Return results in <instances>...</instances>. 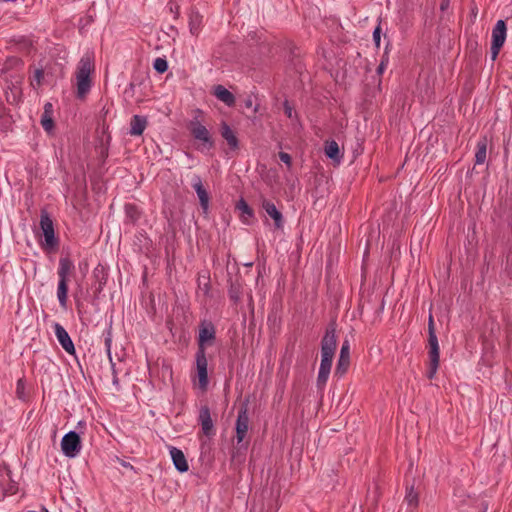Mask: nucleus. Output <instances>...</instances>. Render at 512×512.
Returning <instances> with one entry per match:
<instances>
[{"label":"nucleus","instance_id":"nucleus-1","mask_svg":"<svg viewBox=\"0 0 512 512\" xmlns=\"http://www.w3.org/2000/svg\"><path fill=\"white\" fill-rule=\"evenodd\" d=\"M215 327L211 322H202L198 334V350L196 353V369L199 384L208 383V361L206 357V346L215 340Z\"/></svg>","mask_w":512,"mask_h":512},{"label":"nucleus","instance_id":"nucleus-2","mask_svg":"<svg viewBox=\"0 0 512 512\" xmlns=\"http://www.w3.org/2000/svg\"><path fill=\"white\" fill-rule=\"evenodd\" d=\"M337 347L335 324L331 323L326 328L321 340V363L318 372V384H325L329 378L332 361Z\"/></svg>","mask_w":512,"mask_h":512},{"label":"nucleus","instance_id":"nucleus-3","mask_svg":"<svg viewBox=\"0 0 512 512\" xmlns=\"http://www.w3.org/2000/svg\"><path fill=\"white\" fill-rule=\"evenodd\" d=\"M94 71V59L89 53L84 54L76 69V95L84 99L92 86L91 73Z\"/></svg>","mask_w":512,"mask_h":512},{"label":"nucleus","instance_id":"nucleus-4","mask_svg":"<svg viewBox=\"0 0 512 512\" xmlns=\"http://www.w3.org/2000/svg\"><path fill=\"white\" fill-rule=\"evenodd\" d=\"M75 266L73 261L68 257H61L59 259V266L57 270V274L59 277L58 286H57V299L62 308L67 307L68 301V283L69 278L72 272L74 271Z\"/></svg>","mask_w":512,"mask_h":512},{"label":"nucleus","instance_id":"nucleus-5","mask_svg":"<svg viewBox=\"0 0 512 512\" xmlns=\"http://www.w3.org/2000/svg\"><path fill=\"white\" fill-rule=\"evenodd\" d=\"M428 332H429V369L427 376L432 379L436 374L439 365V344L435 333L433 316L430 314L428 321Z\"/></svg>","mask_w":512,"mask_h":512},{"label":"nucleus","instance_id":"nucleus-6","mask_svg":"<svg viewBox=\"0 0 512 512\" xmlns=\"http://www.w3.org/2000/svg\"><path fill=\"white\" fill-rule=\"evenodd\" d=\"M249 427V416L247 404H242L238 410L237 420L235 424L236 440L238 449H247L248 441L244 442Z\"/></svg>","mask_w":512,"mask_h":512},{"label":"nucleus","instance_id":"nucleus-7","mask_svg":"<svg viewBox=\"0 0 512 512\" xmlns=\"http://www.w3.org/2000/svg\"><path fill=\"white\" fill-rule=\"evenodd\" d=\"M61 449L65 456L69 458L76 457L81 450V439L79 434L75 431L66 433L61 440Z\"/></svg>","mask_w":512,"mask_h":512},{"label":"nucleus","instance_id":"nucleus-8","mask_svg":"<svg viewBox=\"0 0 512 512\" xmlns=\"http://www.w3.org/2000/svg\"><path fill=\"white\" fill-rule=\"evenodd\" d=\"M506 24L504 20H498L492 30L491 57L495 60L506 40Z\"/></svg>","mask_w":512,"mask_h":512},{"label":"nucleus","instance_id":"nucleus-9","mask_svg":"<svg viewBox=\"0 0 512 512\" xmlns=\"http://www.w3.org/2000/svg\"><path fill=\"white\" fill-rule=\"evenodd\" d=\"M40 227L44 235L43 245L46 248H55L58 245V239L55 237L53 221L46 212L40 216Z\"/></svg>","mask_w":512,"mask_h":512},{"label":"nucleus","instance_id":"nucleus-10","mask_svg":"<svg viewBox=\"0 0 512 512\" xmlns=\"http://www.w3.org/2000/svg\"><path fill=\"white\" fill-rule=\"evenodd\" d=\"M55 336L61 347L70 355L75 354V347L68 332L60 323L53 324Z\"/></svg>","mask_w":512,"mask_h":512},{"label":"nucleus","instance_id":"nucleus-11","mask_svg":"<svg viewBox=\"0 0 512 512\" xmlns=\"http://www.w3.org/2000/svg\"><path fill=\"white\" fill-rule=\"evenodd\" d=\"M92 277L94 279L92 288L93 292L96 296H98L104 289L107 280H108V273L107 270L103 265H97L94 270Z\"/></svg>","mask_w":512,"mask_h":512},{"label":"nucleus","instance_id":"nucleus-12","mask_svg":"<svg viewBox=\"0 0 512 512\" xmlns=\"http://www.w3.org/2000/svg\"><path fill=\"white\" fill-rule=\"evenodd\" d=\"M192 187L194 188L197 196L199 198L200 206L203 209L204 213L208 212L209 209V194L204 188L202 179L200 176L195 175L192 179Z\"/></svg>","mask_w":512,"mask_h":512},{"label":"nucleus","instance_id":"nucleus-13","mask_svg":"<svg viewBox=\"0 0 512 512\" xmlns=\"http://www.w3.org/2000/svg\"><path fill=\"white\" fill-rule=\"evenodd\" d=\"M191 133L196 140L201 141L209 148L213 146V141L211 139L208 129L199 121L191 122Z\"/></svg>","mask_w":512,"mask_h":512},{"label":"nucleus","instance_id":"nucleus-14","mask_svg":"<svg viewBox=\"0 0 512 512\" xmlns=\"http://www.w3.org/2000/svg\"><path fill=\"white\" fill-rule=\"evenodd\" d=\"M169 452L176 470L180 473L187 472L189 465L183 451L174 446H169Z\"/></svg>","mask_w":512,"mask_h":512},{"label":"nucleus","instance_id":"nucleus-15","mask_svg":"<svg viewBox=\"0 0 512 512\" xmlns=\"http://www.w3.org/2000/svg\"><path fill=\"white\" fill-rule=\"evenodd\" d=\"M199 421L201 423L203 433L206 436L210 437L214 435L215 431L213 421L211 419L210 409L207 405L201 407L199 412Z\"/></svg>","mask_w":512,"mask_h":512},{"label":"nucleus","instance_id":"nucleus-16","mask_svg":"<svg viewBox=\"0 0 512 512\" xmlns=\"http://www.w3.org/2000/svg\"><path fill=\"white\" fill-rule=\"evenodd\" d=\"M262 208L266 212L268 216H270L274 220V225L276 228H282L283 227V215L282 213L277 209L274 203L267 199L262 200Z\"/></svg>","mask_w":512,"mask_h":512},{"label":"nucleus","instance_id":"nucleus-17","mask_svg":"<svg viewBox=\"0 0 512 512\" xmlns=\"http://www.w3.org/2000/svg\"><path fill=\"white\" fill-rule=\"evenodd\" d=\"M147 127V119L144 116L134 115L130 121L129 134L131 136H140Z\"/></svg>","mask_w":512,"mask_h":512},{"label":"nucleus","instance_id":"nucleus-18","mask_svg":"<svg viewBox=\"0 0 512 512\" xmlns=\"http://www.w3.org/2000/svg\"><path fill=\"white\" fill-rule=\"evenodd\" d=\"M213 94L218 100H220L229 107L235 104L234 95L222 85H216L213 88Z\"/></svg>","mask_w":512,"mask_h":512},{"label":"nucleus","instance_id":"nucleus-19","mask_svg":"<svg viewBox=\"0 0 512 512\" xmlns=\"http://www.w3.org/2000/svg\"><path fill=\"white\" fill-rule=\"evenodd\" d=\"M202 15L195 10H191L189 13V30L192 35L197 36L202 27Z\"/></svg>","mask_w":512,"mask_h":512},{"label":"nucleus","instance_id":"nucleus-20","mask_svg":"<svg viewBox=\"0 0 512 512\" xmlns=\"http://www.w3.org/2000/svg\"><path fill=\"white\" fill-rule=\"evenodd\" d=\"M221 135L226 140L229 147L233 150L238 148V139L227 123H223L221 126Z\"/></svg>","mask_w":512,"mask_h":512},{"label":"nucleus","instance_id":"nucleus-21","mask_svg":"<svg viewBox=\"0 0 512 512\" xmlns=\"http://www.w3.org/2000/svg\"><path fill=\"white\" fill-rule=\"evenodd\" d=\"M324 151H325V155L328 158H330L338 163L340 162L342 155L340 154L339 146L336 141L332 140V141L326 142Z\"/></svg>","mask_w":512,"mask_h":512},{"label":"nucleus","instance_id":"nucleus-22","mask_svg":"<svg viewBox=\"0 0 512 512\" xmlns=\"http://www.w3.org/2000/svg\"><path fill=\"white\" fill-rule=\"evenodd\" d=\"M487 140L485 138L478 141L475 153V164L481 165L486 160Z\"/></svg>","mask_w":512,"mask_h":512},{"label":"nucleus","instance_id":"nucleus-23","mask_svg":"<svg viewBox=\"0 0 512 512\" xmlns=\"http://www.w3.org/2000/svg\"><path fill=\"white\" fill-rule=\"evenodd\" d=\"M23 67V61L18 57H9L2 66L1 73L7 74L9 70H20Z\"/></svg>","mask_w":512,"mask_h":512},{"label":"nucleus","instance_id":"nucleus-24","mask_svg":"<svg viewBox=\"0 0 512 512\" xmlns=\"http://www.w3.org/2000/svg\"><path fill=\"white\" fill-rule=\"evenodd\" d=\"M350 366V359L347 358H338L337 365L334 372V377L337 378V381L341 379L342 376L346 374L348 368Z\"/></svg>","mask_w":512,"mask_h":512},{"label":"nucleus","instance_id":"nucleus-25","mask_svg":"<svg viewBox=\"0 0 512 512\" xmlns=\"http://www.w3.org/2000/svg\"><path fill=\"white\" fill-rule=\"evenodd\" d=\"M44 71L43 69H36L30 79V85L34 90H37L43 83Z\"/></svg>","mask_w":512,"mask_h":512},{"label":"nucleus","instance_id":"nucleus-26","mask_svg":"<svg viewBox=\"0 0 512 512\" xmlns=\"http://www.w3.org/2000/svg\"><path fill=\"white\" fill-rule=\"evenodd\" d=\"M405 500L407 501L408 505L411 507L418 506V493H416L414 491L413 486H411L410 488H407Z\"/></svg>","mask_w":512,"mask_h":512},{"label":"nucleus","instance_id":"nucleus-27","mask_svg":"<svg viewBox=\"0 0 512 512\" xmlns=\"http://www.w3.org/2000/svg\"><path fill=\"white\" fill-rule=\"evenodd\" d=\"M31 386H17L16 388V396L18 399L26 402L29 400L31 395Z\"/></svg>","mask_w":512,"mask_h":512},{"label":"nucleus","instance_id":"nucleus-28","mask_svg":"<svg viewBox=\"0 0 512 512\" xmlns=\"http://www.w3.org/2000/svg\"><path fill=\"white\" fill-rule=\"evenodd\" d=\"M41 125L45 131L49 132L54 127V121L52 119V114L43 113L41 116Z\"/></svg>","mask_w":512,"mask_h":512},{"label":"nucleus","instance_id":"nucleus-29","mask_svg":"<svg viewBox=\"0 0 512 512\" xmlns=\"http://www.w3.org/2000/svg\"><path fill=\"white\" fill-rule=\"evenodd\" d=\"M153 68L158 72V73H164L167 71L168 69V62L165 58H156L154 60V63H153Z\"/></svg>","mask_w":512,"mask_h":512},{"label":"nucleus","instance_id":"nucleus-30","mask_svg":"<svg viewBox=\"0 0 512 512\" xmlns=\"http://www.w3.org/2000/svg\"><path fill=\"white\" fill-rule=\"evenodd\" d=\"M237 209L240 210L243 215H246L249 218L253 217V215H254L252 208L243 199H241L237 203Z\"/></svg>","mask_w":512,"mask_h":512},{"label":"nucleus","instance_id":"nucleus-31","mask_svg":"<svg viewBox=\"0 0 512 512\" xmlns=\"http://www.w3.org/2000/svg\"><path fill=\"white\" fill-rule=\"evenodd\" d=\"M104 344H105V348H106V351H107V354L109 356V358L111 359V356H110V350H111V345H112V331H111V328L107 329L104 333Z\"/></svg>","mask_w":512,"mask_h":512},{"label":"nucleus","instance_id":"nucleus-32","mask_svg":"<svg viewBox=\"0 0 512 512\" xmlns=\"http://www.w3.org/2000/svg\"><path fill=\"white\" fill-rule=\"evenodd\" d=\"M339 357L350 359V344L348 340L342 343Z\"/></svg>","mask_w":512,"mask_h":512},{"label":"nucleus","instance_id":"nucleus-33","mask_svg":"<svg viewBox=\"0 0 512 512\" xmlns=\"http://www.w3.org/2000/svg\"><path fill=\"white\" fill-rule=\"evenodd\" d=\"M373 40H374V43H375V46L377 48L380 47V42H381V28H380V25H378L374 31H373Z\"/></svg>","mask_w":512,"mask_h":512},{"label":"nucleus","instance_id":"nucleus-34","mask_svg":"<svg viewBox=\"0 0 512 512\" xmlns=\"http://www.w3.org/2000/svg\"><path fill=\"white\" fill-rule=\"evenodd\" d=\"M279 158L282 162H284L288 167L291 166V162H292V159H291V156L286 153V152H280L279 153Z\"/></svg>","mask_w":512,"mask_h":512},{"label":"nucleus","instance_id":"nucleus-35","mask_svg":"<svg viewBox=\"0 0 512 512\" xmlns=\"http://www.w3.org/2000/svg\"><path fill=\"white\" fill-rule=\"evenodd\" d=\"M284 109H285V114L289 117V118H292V107L288 104V102H285L284 104Z\"/></svg>","mask_w":512,"mask_h":512},{"label":"nucleus","instance_id":"nucleus-36","mask_svg":"<svg viewBox=\"0 0 512 512\" xmlns=\"http://www.w3.org/2000/svg\"><path fill=\"white\" fill-rule=\"evenodd\" d=\"M23 78H24V77H23V75H20V74H19V75H16V76L14 77V81H11V85H12V86H14L15 84H20V83H22Z\"/></svg>","mask_w":512,"mask_h":512},{"label":"nucleus","instance_id":"nucleus-37","mask_svg":"<svg viewBox=\"0 0 512 512\" xmlns=\"http://www.w3.org/2000/svg\"><path fill=\"white\" fill-rule=\"evenodd\" d=\"M53 112V106L51 103H46L44 105V112L43 113H47V114H52Z\"/></svg>","mask_w":512,"mask_h":512},{"label":"nucleus","instance_id":"nucleus-38","mask_svg":"<svg viewBox=\"0 0 512 512\" xmlns=\"http://www.w3.org/2000/svg\"><path fill=\"white\" fill-rule=\"evenodd\" d=\"M385 67H386V64H385V62H384V61H382V62L380 63V65L378 66V68H377V72H378L379 74L383 73V71H384Z\"/></svg>","mask_w":512,"mask_h":512},{"label":"nucleus","instance_id":"nucleus-39","mask_svg":"<svg viewBox=\"0 0 512 512\" xmlns=\"http://www.w3.org/2000/svg\"><path fill=\"white\" fill-rule=\"evenodd\" d=\"M203 291H204V293H208V291H209V283H208V282H206V283L204 284V286H203Z\"/></svg>","mask_w":512,"mask_h":512},{"label":"nucleus","instance_id":"nucleus-40","mask_svg":"<svg viewBox=\"0 0 512 512\" xmlns=\"http://www.w3.org/2000/svg\"><path fill=\"white\" fill-rule=\"evenodd\" d=\"M29 512H48L45 507H42L40 511H29Z\"/></svg>","mask_w":512,"mask_h":512},{"label":"nucleus","instance_id":"nucleus-41","mask_svg":"<svg viewBox=\"0 0 512 512\" xmlns=\"http://www.w3.org/2000/svg\"><path fill=\"white\" fill-rule=\"evenodd\" d=\"M199 387L201 388L202 392H205L207 390V386H205V385H202V386H199Z\"/></svg>","mask_w":512,"mask_h":512},{"label":"nucleus","instance_id":"nucleus-42","mask_svg":"<svg viewBox=\"0 0 512 512\" xmlns=\"http://www.w3.org/2000/svg\"><path fill=\"white\" fill-rule=\"evenodd\" d=\"M20 384H22V380L21 379H19L18 382H17V385H20Z\"/></svg>","mask_w":512,"mask_h":512},{"label":"nucleus","instance_id":"nucleus-43","mask_svg":"<svg viewBox=\"0 0 512 512\" xmlns=\"http://www.w3.org/2000/svg\"><path fill=\"white\" fill-rule=\"evenodd\" d=\"M480 512H486V508L483 511H480Z\"/></svg>","mask_w":512,"mask_h":512}]
</instances>
